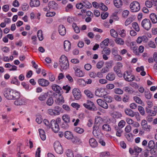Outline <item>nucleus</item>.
<instances>
[{
    "mask_svg": "<svg viewBox=\"0 0 157 157\" xmlns=\"http://www.w3.org/2000/svg\"><path fill=\"white\" fill-rule=\"evenodd\" d=\"M59 64L62 69L66 70L69 67V63L67 57L62 55L59 60Z\"/></svg>",
    "mask_w": 157,
    "mask_h": 157,
    "instance_id": "nucleus-1",
    "label": "nucleus"
},
{
    "mask_svg": "<svg viewBox=\"0 0 157 157\" xmlns=\"http://www.w3.org/2000/svg\"><path fill=\"white\" fill-rule=\"evenodd\" d=\"M61 122L60 118H57L56 120H52L51 121V127L53 131L56 133L59 129V126L58 124Z\"/></svg>",
    "mask_w": 157,
    "mask_h": 157,
    "instance_id": "nucleus-2",
    "label": "nucleus"
},
{
    "mask_svg": "<svg viewBox=\"0 0 157 157\" xmlns=\"http://www.w3.org/2000/svg\"><path fill=\"white\" fill-rule=\"evenodd\" d=\"M83 105L86 108L90 110L95 111L97 110L94 103L90 101H87L86 103H83Z\"/></svg>",
    "mask_w": 157,
    "mask_h": 157,
    "instance_id": "nucleus-3",
    "label": "nucleus"
},
{
    "mask_svg": "<svg viewBox=\"0 0 157 157\" xmlns=\"http://www.w3.org/2000/svg\"><path fill=\"white\" fill-rule=\"evenodd\" d=\"M141 26L145 29L148 31L151 27V22L149 19L145 18L142 20Z\"/></svg>",
    "mask_w": 157,
    "mask_h": 157,
    "instance_id": "nucleus-4",
    "label": "nucleus"
},
{
    "mask_svg": "<svg viewBox=\"0 0 157 157\" xmlns=\"http://www.w3.org/2000/svg\"><path fill=\"white\" fill-rule=\"evenodd\" d=\"M123 77L125 80L128 82L132 81L135 79L134 76L128 71H126L124 73Z\"/></svg>",
    "mask_w": 157,
    "mask_h": 157,
    "instance_id": "nucleus-5",
    "label": "nucleus"
},
{
    "mask_svg": "<svg viewBox=\"0 0 157 157\" xmlns=\"http://www.w3.org/2000/svg\"><path fill=\"white\" fill-rule=\"evenodd\" d=\"M130 8L132 12H137L140 9V5L137 2H133L130 4Z\"/></svg>",
    "mask_w": 157,
    "mask_h": 157,
    "instance_id": "nucleus-6",
    "label": "nucleus"
},
{
    "mask_svg": "<svg viewBox=\"0 0 157 157\" xmlns=\"http://www.w3.org/2000/svg\"><path fill=\"white\" fill-rule=\"evenodd\" d=\"M122 66V64L121 63L118 62L116 64V65L113 67L114 71L119 77H121L122 76V73L120 70Z\"/></svg>",
    "mask_w": 157,
    "mask_h": 157,
    "instance_id": "nucleus-7",
    "label": "nucleus"
},
{
    "mask_svg": "<svg viewBox=\"0 0 157 157\" xmlns=\"http://www.w3.org/2000/svg\"><path fill=\"white\" fill-rule=\"evenodd\" d=\"M54 149L56 152L59 154H62L63 152V149L60 143L58 141H56L54 144Z\"/></svg>",
    "mask_w": 157,
    "mask_h": 157,
    "instance_id": "nucleus-8",
    "label": "nucleus"
},
{
    "mask_svg": "<svg viewBox=\"0 0 157 157\" xmlns=\"http://www.w3.org/2000/svg\"><path fill=\"white\" fill-rule=\"evenodd\" d=\"M61 108L58 106L55 107L54 109H49L48 111L49 114L51 115H59L61 110Z\"/></svg>",
    "mask_w": 157,
    "mask_h": 157,
    "instance_id": "nucleus-9",
    "label": "nucleus"
},
{
    "mask_svg": "<svg viewBox=\"0 0 157 157\" xmlns=\"http://www.w3.org/2000/svg\"><path fill=\"white\" fill-rule=\"evenodd\" d=\"M72 93L74 98L76 100L80 99L82 97L81 92L78 88H75L73 90Z\"/></svg>",
    "mask_w": 157,
    "mask_h": 157,
    "instance_id": "nucleus-10",
    "label": "nucleus"
},
{
    "mask_svg": "<svg viewBox=\"0 0 157 157\" xmlns=\"http://www.w3.org/2000/svg\"><path fill=\"white\" fill-rule=\"evenodd\" d=\"M107 93L105 89L101 88L98 89L95 91V95L100 97H103Z\"/></svg>",
    "mask_w": 157,
    "mask_h": 157,
    "instance_id": "nucleus-11",
    "label": "nucleus"
},
{
    "mask_svg": "<svg viewBox=\"0 0 157 157\" xmlns=\"http://www.w3.org/2000/svg\"><path fill=\"white\" fill-rule=\"evenodd\" d=\"M13 92V90L10 88H6L4 91L3 94L5 98L7 99L10 100L12 94Z\"/></svg>",
    "mask_w": 157,
    "mask_h": 157,
    "instance_id": "nucleus-12",
    "label": "nucleus"
},
{
    "mask_svg": "<svg viewBox=\"0 0 157 157\" xmlns=\"http://www.w3.org/2000/svg\"><path fill=\"white\" fill-rule=\"evenodd\" d=\"M141 125L142 128L144 130L147 131H149L151 128V126L147 125V121L145 120H143L142 121Z\"/></svg>",
    "mask_w": 157,
    "mask_h": 157,
    "instance_id": "nucleus-13",
    "label": "nucleus"
},
{
    "mask_svg": "<svg viewBox=\"0 0 157 157\" xmlns=\"http://www.w3.org/2000/svg\"><path fill=\"white\" fill-rule=\"evenodd\" d=\"M39 84L42 86L46 87L48 86L50 83L47 80L44 78H40L38 80Z\"/></svg>",
    "mask_w": 157,
    "mask_h": 157,
    "instance_id": "nucleus-14",
    "label": "nucleus"
},
{
    "mask_svg": "<svg viewBox=\"0 0 157 157\" xmlns=\"http://www.w3.org/2000/svg\"><path fill=\"white\" fill-rule=\"evenodd\" d=\"M48 7L49 9L57 10L58 8V5L54 1L49 2L48 4Z\"/></svg>",
    "mask_w": 157,
    "mask_h": 157,
    "instance_id": "nucleus-15",
    "label": "nucleus"
},
{
    "mask_svg": "<svg viewBox=\"0 0 157 157\" xmlns=\"http://www.w3.org/2000/svg\"><path fill=\"white\" fill-rule=\"evenodd\" d=\"M40 4V2L39 0H30L29 5L31 7H38Z\"/></svg>",
    "mask_w": 157,
    "mask_h": 157,
    "instance_id": "nucleus-16",
    "label": "nucleus"
},
{
    "mask_svg": "<svg viewBox=\"0 0 157 157\" xmlns=\"http://www.w3.org/2000/svg\"><path fill=\"white\" fill-rule=\"evenodd\" d=\"M58 31L59 34L62 36H64L66 33V29L63 25H59L58 27Z\"/></svg>",
    "mask_w": 157,
    "mask_h": 157,
    "instance_id": "nucleus-17",
    "label": "nucleus"
},
{
    "mask_svg": "<svg viewBox=\"0 0 157 157\" xmlns=\"http://www.w3.org/2000/svg\"><path fill=\"white\" fill-rule=\"evenodd\" d=\"M52 90L56 91L57 93L58 94H61V91L62 90V89L58 85L56 84H53L52 86Z\"/></svg>",
    "mask_w": 157,
    "mask_h": 157,
    "instance_id": "nucleus-18",
    "label": "nucleus"
},
{
    "mask_svg": "<svg viewBox=\"0 0 157 157\" xmlns=\"http://www.w3.org/2000/svg\"><path fill=\"white\" fill-rule=\"evenodd\" d=\"M93 134L95 137H98L100 133L98 130V127L97 125H94L93 127Z\"/></svg>",
    "mask_w": 157,
    "mask_h": 157,
    "instance_id": "nucleus-19",
    "label": "nucleus"
},
{
    "mask_svg": "<svg viewBox=\"0 0 157 157\" xmlns=\"http://www.w3.org/2000/svg\"><path fill=\"white\" fill-rule=\"evenodd\" d=\"M64 48L66 51H69L71 48V44L67 40H65L64 42Z\"/></svg>",
    "mask_w": 157,
    "mask_h": 157,
    "instance_id": "nucleus-20",
    "label": "nucleus"
},
{
    "mask_svg": "<svg viewBox=\"0 0 157 157\" xmlns=\"http://www.w3.org/2000/svg\"><path fill=\"white\" fill-rule=\"evenodd\" d=\"M20 97V94L19 92L16 91L15 90H13V92L12 94L11 98L10 100H15L17 99Z\"/></svg>",
    "mask_w": 157,
    "mask_h": 157,
    "instance_id": "nucleus-21",
    "label": "nucleus"
},
{
    "mask_svg": "<svg viewBox=\"0 0 157 157\" xmlns=\"http://www.w3.org/2000/svg\"><path fill=\"white\" fill-rule=\"evenodd\" d=\"M59 94V97L55 101V102L58 105L62 104L64 102L63 98L61 94Z\"/></svg>",
    "mask_w": 157,
    "mask_h": 157,
    "instance_id": "nucleus-22",
    "label": "nucleus"
},
{
    "mask_svg": "<svg viewBox=\"0 0 157 157\" xmlns=\"http://www.w3.org/2000/svg\"><path fill=\"white\" fill-rule=\"evenodd\" d=\"M106 78L109 81H113L115 78V75L113 72L108 73L106 76Z\"/></svg>",
    "mask_w": 157,
    "mask_h": 157,
    "instance_id": "nucleus-23",
    "label": "nucleus"
},
{
    "mask_svg": "<svg viewBox=\"0 0 157 157\" xmlns=\"http://www.w3.org/2000/svg\"><path fill=\"white\" fill-rule=\"evenodd\" d=\"M109 42V40L108 38H107L101 42L100 45V47L101 48H106V46H107L108 45V43Z\"/></svg>",
    "mask_w": 157,
    "mask_h": 157,
    "instance_id": "nucleus-24",
    "label": "nucleus"
},
{
    "mask_svg": "<svg viewBox=\"0 0 157 157\" xmlns=\"http://www.w3.org/2000/svg\"><path fill=\"white\" fill-rule=\"evenodd\" d=\"M89 142L90 146L93 147H95L98 145V143L96 140L93 138L90 139Z\"/></svg>",
    "mask_w": 157,
    "mask_h": 157,
    "instance_id": "nucleus-25",
    "label": "nucleus"
},
{
    "mask_svg": "<svg viewBox=\"0 0 157 157\" xmlns=\"http://www.w3.org/2000/svg\"><path fill=\"white\" fill-rule=\"evenodd\" d=\"M150 18L153 24H155L157 22V17L154 13H152L150 15Z\"/></svg>",
    "mask_w": 157,
    "mask_h": 157,
    "instance_id": "nucleus-26",
    "label": "nucleus"
},
{
    "mask_svg": "<svg viewBox=\"0 0 157 157\" xmlns=\"http://www.w3.org/2000/svg\"><path fill=\"white\" fill-rule=\"evenodd\" d=\"M65 137L67 139H72L74 138V136L71 132L67 131L65 132L64 134Z\"/></svg>",
    "mask_w": 157,
    "mask_h": 157,
    "instance_id": "nucleus-27",
    "label": "nucleus"
},
{
    "mask_svg": "<svg viewBox=\"0 0 157 157\" xmlns=\"http://www.w3.org/2000/svg\"><path fill=\"white\" fill-rule=\"evenodd\" d=\"M75 74L76 76L79 77H83L84 75V73L82 71L78 68L75 70Z\"/></svg>",
    "mask_w": 157,
    "mask_h": 157,
    "instance_id": "nucleus-28",
    "label": "nucleus"
},
{
    "mask_svg": "<svg viewBox=\"0 0 157 157\" xmlns=\"http://www.w3.org/2000/svg\"><path fill=\"white\" fill-rule=\"evenodd\" d=\"M39 132L40 137L41 140H45L46 139V136L44 131L42 129H39Z\"/></svg>",
    "mask_w": 157,
    "mask_h": 157,
    "instance_id": "nucleus-29",
    "label": "nucleus"
},
{
    "mask_svg": "<svg viewBox=\"0 0 157 157\" xmlns=\"http://www.w3.org/2000/svg\"><path fill=\"white\" fill-rule=\"evenodd\" d=\"M124 111L126 114L130 117H133L135 115V113L131 109H125Z\"/></svg>",
    "mask_w": 157,
    "mask_h": 157,
    "instance_id": "nucleus-30",
    "label": "nucleus"
},
{
    "mask_svg": "<svg viewBox=\"0 0 157 157\" xmlns=\"http://www.w3.org/2000/svg\"><path fill=\"white\" fill-rule=\"evenodd\" d=\"M114 6L117 8H120L122 5V2L121 0H113Z\"/></svg>",
    "mask_w": 157,
    "mask_h": 157,
    "instance_id": "nucleus-31",
    "label": "nucleus"
},
{
    "mask_svg": "<svg viewBox=\"0 0 157 157\" xmlns=\"http://www.w3.org/2000/svg\"><path fill=\"white\" fill-rule=\"evenodd\" d=\"M48 92L45 93L41 95L39 97L38 99L40 101H44L48 96Z\"/></svg>",
    "mask_w": 157,
    "mask_h": 157,
    "instance_id": "nucleus-32",
    "label": "nucleus"
},
{
    "mask_svg": "<svg viewBox=\"0 0 157 157\" xmlns=\"http://www.w3.org/2000/svg\"><path fill=\"white\" fill-rule=\"evenodd\" d=\"M25 102L23 99H19L15 101L14 104L15 105H24Z\"/></svg>",
    "mask_w": 157,
    "mask_h": 157,
    "instance_id": "nucleus-33",
    "label": "nucleus"
},
{
    "mask_svg": "<svg viewBox=\"0 0 157 157\" xmlns=\"http://www.w3.org/2000/svg\"><path fill=\"white\" fill-rule=\"evenodd\" d=\"M104 100L108 102H111L112 101L113 98L110 96L108 95L107 93L103 97Z\"/></svg>",
    "mask_w": 157,
    "mask_h": 157,
    "instance_id": "nucleus-34",
    "label": "nucleus"
},
{
    "mask_svg": "<svg viewBox=\"0 0 157 157\" xmlns=\"http://www.w3.org/2000/svg\"><path fill=\"white\" fill-rule=\"evenodd\" d=\"M102 129L106 131L109 132L111 130L110 126L107 124H103L102 127Z\"/></svg>",
    "mask_w": 157,
    "mask_h": 157,
    "instance_id": "nucleus-35",
    "label": "nucleus"
},
{
    "mask_svg": "<svg viewBox=\"0 0 157 157\" xmlns=\"http://www.w3.org/2000/svg\"><path fill=\"white\" fill-rule=\"evenodd\" d=\"M134 150L135 151V156L134 157H137L138 155V153L141 152L142 150L141 148L137 146L134 147Z\"/></svg>",
    "mask_w": 157,
    "mask_h": 157,
    "instance_id": "nucleus-36",
    "label": "nucleus"
},
{
    "mask_svg": "<svg viewBox=\"0 0 157 157\" xmlns=\"http://www.w3.org/2000/svg\"><path fill=\"white\" fill-rule=\"evenodd\" d=\"M37 36L39 40L40 41L44 39V37L42 31L41 30H39L37 33Z\"/></svg>",
    "mask_w": 157,
    "mask_h": 157,
    "instance_id": "nucleus-37",
    "label": "nucleus"
},
{
    "mask_svg": "<svg viewBox=\"0 0 157 157\" xmlns=\"http://www.w3.org/2000/svg\"><path fill=\"white\" fill-rule=\"evenodd\" d=\"M110 32L111 36L114 38H116L118 36L117 32L113 29H111Z\"/></svg>",
    "mask_w": 157,
    "mask_h": 157,
    "instance_id": "nucleus-38",
    "label": "nucleus"
},
{
    "mask_svg": "<svg viewBox=\"0 0 157 157\" xmlns=\"http://www.w3.org/2000/svg\"><path fill=\"white\" fill-rule=\"evenodd\" d=\"M84 93L87 97L91 98H93L94 95L90 90H85L84 91Z\"/></svg>",
    "mask_w": 157,
    "mask_h": 157,
    "instance_id": "nucleus-39",
    "label": "nucleus"
},
{
    "mask_svg": "<svg viewBox=\"0 0 157 157\" xmlns=\"http://www.w3.org/2000/svg\"><path fill=\"white\" fill-rule=\"evenodd\" d=\"M62 119L64 122L69 123L70 122V117L67 115H64L63 116Z\"/></svg>",
    "mask_w": 157,
    "mask_h": 157,
    "instance_id": "nucleus-40",
    "label": "nucleus"
},
{
    "mask_svg": "<svg viewBox=\"0 0 157 157\" xmlns=\"http://www.w3.org/2000/svg\"><path fill=\"white\" fill-rule=\"evenodd\" d=\"M54 103V100L52 97L48 98L47 100L46 104L48 106H51Z\"/></svg>",
    "mask_w": 157,
    "mask_h": 157,
    "instance_id": "nucleus-41",
    "label": "nucleus"
},
{
    "mask_svg": "<svg viewBox=\"0 0 157 157\" xmlns=\"http://www.w3.org/2000/svg\"><path fill=\"white\" fill-rule=\"evenodd\" d=\"M124 90L126 92L129 94H132L133 92L132 89L128 86H126L123 88Z\"/></svg>",
    "mask_w": 157,
    "mask_h": 157,
    "instance_id": "nucleus-42",
    "label": "nucleus"
},
{
    "mask_svg": "<svg viewBox=\"0 0 157 157\" xmlns=\"http://www.w3.org/2000/svg\"><path fill=\"white\" fill-rule=\"evenodd\" d=\"M116 43L117 44L122 45L124 44V41L121 38H118L116 39L115 40Z\"/></svg>",
    "mask_w": 157,
    "mask_h": 157,
    "instance_id": "nucleus-43",
    "label": "nucleus"
},
{
    "mask_svg": "<svg viewBox=\"0 0 157 157\" xmlns=\"http://www.w3.org/2000/svg\"><path fill=\"white\" fill-rule=\"evenodd\" d=\"M72 27L73 28L75 32L76 33H78L80 32V30L79 28L78 27L76 24L73 23L72 25Z\"/></svg>",
    "mask_w": 157,
    "mask_h": 157,
    "instance_id": "nucleus-44",
    "label": "nucleus"
},
{
    "mask_svg": "<svg viewBox=\"0 0 157 157\" xmlns=\"http://www.w3.org/2000/svg\"><path fill=\"white\" fill-rule=\"evenodd\" d=\"M103 52H104L105 53L106 55H110L111 51L109 48H104L102 51V54H103Z\"/></svg>",
    "mask_w": 157,
    "mask_h": 157,
    "instance_id": "nucleus-45",
    "label": "nucleus"
},
{
    "mask_svg": "<svg viewBox=\"0 0 157 157\" xmlns=\"http://www.w3.org/2000/svg\"><path fill=\"white\" fill-rule=\"evenodd\" d=\"M74 131L79 134L82 133L84 131L83 129L78 127H75L74 129Z\"/></svg>",
    "mask_w": 157,
    "mask_h": 157,
    "instance_id": "nucleus-46",
    "label": "nucleus"
},
{
    "mask_svg": "<svg viewBox=\"0 0 157 157\" xmlns=\"http://www.w3.org/2000/svg\"><path fill=\"white\" fill-rule=\"evenodd\" d=\"M134 20L133 17H129L127 19L125 22V25L127 26L129 25Z\"/></svg>",
    "mask_w": 157,
    "mask_h": 157,
    "instance_id": "nucleus-47",
    "label": "nucleus"
},
{
    "mask_svg": "<svg viewBox=\"0 0 157 157\" xmlns=\"http://www.w3.org/2000/svg\"><path fill=\"white\" fill-rule=\"evenodd\" d=\"M148 147L150 149L154 148L155 144L154 141L152 140L150 141L148 144Z\"/></svg>",
    "mask_w": 157,
    "mask_h": 157,
    "instance_id": "nucleus-48",
    "label": "nucleus"
},
{
    "mask_svg": "<svg viewBox=\"0 0 157 157\" xmlns=\"http://www.w3.org/2000/svg\"><path fill=\"white\" fill-rule=\"evenodd\" d=\"M114 92L116 94H123V91L120 88H116L113 90Z\"/></svg>",
    "mask_w": 157,
    "mask_h": 157,
    "instance_id": "nucleus-49",
    "label": "nucleus"
},
{
    "mask_svg": "<svg viewBox=\"0 0 157 157\" xmlns=\"http://www.w3.org/2000/svg\"><path fill=\"white\" fill-rule=\"evenodd\" d=\"M154 2V0H151V1L149 0H147L145 2V5L147 7L151 8L153 5L152 2Z\"/></svg>",
    "mask_w": 157,
    "mask_h": 157,
    "instance_id": "nucleus-50",
    "label": "nucleus"
},
{
    "mask_svg": "<svg viewBox=\"0 0 157 157\" xmlns=\"http://www.w3.org/2000/svg\"><path fill=\"white\" fill-rule=\"evenodd\" d=\"M133 28L137 32L140 30L138 24L136 22H134L132 23Z\"/></svg>",
    "mask_w": 157,
    "mask_h": 157,
    "instance_id": "nucleus-51",
    "label": "nucleus"
},
{
    "mask_svg": "<svg viewBox=\"0 0 157 157\" xmlns=\"http://www.w3.org/2000/svg\"><path fill=\"white\" fill-rule=\"evenodd\" d=\"M104 64V62L103 61H99L97 64V68L98 69H101L103 67Z\"/></svg>",
    "mask_w": 157,
    "mask_h": 157,
    "instance_id": "nucleus-52",
    "label": "nucleus"
},
{
    "mask_svg": "<svg viewBox=\"0 0 157 157\" xmlns=\"http://www.w3.org/2000/svg\"><path fill=\"white\" fill-rule=\"evenodd\" d=\"M60 127L63 129H67L69 126L68 123L65 122H62L60 125Z\"/></svg>",
    "mask_w": 157,
    "mask_h": 157,
    "instance_id": "nucleus-53",
    "label": "nucleus"
},
{
    "mask_svg": "<svg viewBox=\"0 0 157 157\" xmlns=\"http://www.w3.org/2000/svg\"><path fill=\"white\" fill-rule=\"evenodd\" d=\"M82 4L83 6L86 8H90L92 6L91 4L88 2H84Z\"/></svg>",
    "mask_w": 157,
    "mask_h": 157,
    "instance_id": "nucleus-54",
    "label": "nucleus"
},
{
    "mask_svg": "<svg viewBox=\"0 0 157 157\" xmlns=\"http://www.w3.org/2000/svg\"><path fill=\"white\" fill-rule=\"evenodd\" d=\"M113 117L114 118H119L121 117L122 116V115L121 113L117 112H114L113 114Z\"/></svg>",
    "mask_w": 157,
    "mask_h": 157,
    "instance_id": "nucleus-55",
    "label": "nucleus"
},
{
    "mask_svg": "<svg viewBox=\"0 0 157 157\" xmlns=\"http://www.w3.org/2000/svg\"><path fill=\"white\" fill-rule=\"evenodd\" d=\"M133 99L136 103L140 104H142V101L139 97L137 96H135L133 97Z\"/></svg>",
    "mask_w": 157,
    "mask_h": 157,
    "instance_id": "nucleus-56",
    "label": "nucleus"
},
{
    "mask_svg": "<svg viewBox=\"0 0 157 157\" xmlns=\"http://www.w3.org/2000/svg\"><path fill=\"white\" fill-rule=\"evenodd\" d=\"M99 8L102 10L104 11H107L108 10L107 7L105 6L103 3H100V6Z\"/></svg>",
    "mask_w": 157,
    "mask_h": 157,
    "instance_id": "nucleus-57",
    "label": "nucleus"
},
{
    "mask_svg": "<svg viewBox=\"0 0 157 157\" xmlns=\"http://www.w3.org/2000/svg\"><path fill=\"white\" fill-rule=\"evenodd\" d=\"M138 109L140 113L142 115H144L145 114V111L144 108L141 106H138Z\"/></svg>",
    "mask_w": 157,
    "mask_h": 157,
    "instance_id": "nucleus-58",
    "label": "nucleus"
},
{
    "mask_svg": "<svg viewBox=\"0 0 157 157\" xmlns=\"http://www.w3.org/2000/svg\"><path fill=\"white\" fill-rule=\"evenodd\" d=\"M119 34L122 37H124L126 36V33L124 29H122L119 32Z\"/></svg>",
    "mask_w": 157,
    "mask_h": 157,
    "instance_id": "nucleus-59",
    "label": "nucleus"
},
{
    "mask_svg": "<svg viewBox=\"0 0 157 157\" xmlns=\"http://www.w3.org/2000/svg\"><path fill=\"white\" fill-rule=\"evenodd\" d=\"M44 124L46 125L48 129H50L51 128V124H50L49 121L47 119H44Z\"/></svg>",
    "mask_w": 157,
    "mask_h": 157,
    "instance_id": "nucleus-60",
    "label": "nucleus"
},
{
    "mask_svg": "<svg viewBox=\"0 0 157 157\" xmlns=\"http://www.w3.org/2000/svg\"><path fill=\"white\" fill-rule=\"evenodd\" d=\"M72 139V141L74 143H82L80 139L77 137H75Z\"/></svg>",
    "mask_w": 157,
    "mask_h": 157,
    "instance_id": "nucleus-61",
    "label": "nucleus"
},
{
    "mask_svg": "<svg viewBox=\"0 0 157 157\" xmlns=\"http://www.w3.org/2000/svg\"><path fill=\"white\" fill-rule=\"evenodd\" d=\"M67 155L68 157H74L72 151L70 150H68L67 151Z\"/></svg>",
    "mask_w": 157,
    "mask_h": 157,
    "instance_id": "nucleus-62",
    "label": "nucleus"
},
{
    "mask_svg": "<svg viewBox=\"0 0 157 157\" xmlns=\"http://www.w3.org/2000/svg\"><path fill=\"white\" fill-rule=\"evenodd\" d=\"M132 50L134 53L136 55H139V52L138 51V49L137 46H135L132 48Z\"/></svg>",
    "mask_w": 157,
    "mask_h": 157,
    "instance_id": "nucleus-63",
    "label": "nucleus"
},
{
    "mask_svg": "<svg viewBox=\"0 0 157 157\" xmlns=\"http://www.w3.org/2000/svg\"><path fill=\"white\" fill-rule=\"evenodd\" d=\"M129 13V11L128 10H124L122 13V16L123 17L126 18L128 16Z\"/></svg>",
    "mask_w": 157,
    "mask_h": 157,
    "instance_id": "nucleus-64",
    "label": "nucleus"
}]
</instances>
